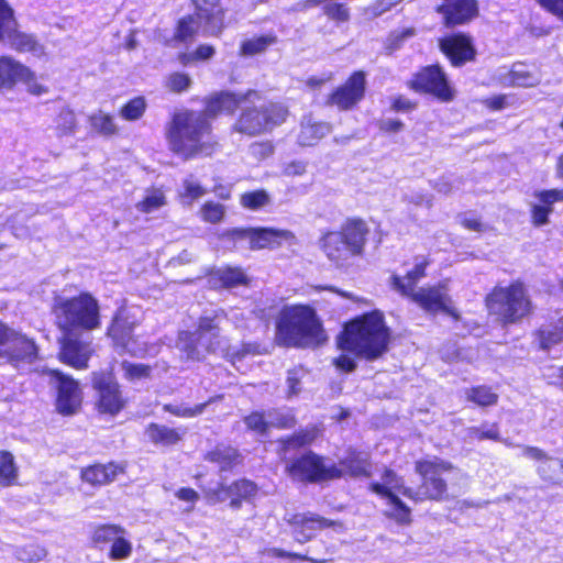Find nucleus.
<instances>
[{
  "label": "nucleus",
  "instance_id": "nucleus-19",
  "mask_svg": "<svg viewBox=\"0 0 563 563\" xmlns=\"http://www.w3.org/2000/svg\"><path fill=\"white\" fill-rule=\"evenodd\" d=\"M285 520L292 528L295 540L299 543L308 542L314 531L333 525L331 520L313 512L288 514Z\"/></svg>",
  "mask_w": 563,
  "mask_h": 563
},
{
  "label": "nucleus",
  "instance_id": "nucleus-2",
  "mask_svg": "<svg viewBox=\"0 0 563 563\" xmlns=\"http://www.w3.org/2000/svg\"><path fill=\"white\" fill-rule=\"evenodd\" d=\"M327 335L316 310L308 305L286 306L276 323L275 341L280 346L314 347Z\"/></svg>",
  "mask_w": 563,
  "mask_h": 563
},
{
  "label": "nucleus",
  "instance_id": "nucleus-47",
  "mask_svg": "<svg viewBox=\"0 0 563 563\" xmlns=\"http://www.w3.org/2000/svg\"><path fill=\"white\" fill-rule=\"evenodd\" d=\"M468 435L476 441H501L499 426L497 422H485L481 427H472L468 429Z\"/></svg>",
  "mask_w": 563,
  "mask_h": 563
},
{
  "label": "nucleus",
  "instance_id": "nucleus-28",
  "mask_svg": "<svg viewBox=\"0 0 563 563\" xmlns=\"http://www.w3.org/2000/svg\"><path fill=\"white\" fill-rule=\"evenodd\" d=\"M430 264L431 261L428 257H422L404 277L394 275L391 277L394 287L405 296L411 294L416 290L419 280L427 276V268Z\"/></svg>",
  "mask_w": 563,
  "mask_h": 563
},
{
  "label": "nucleus",
  "instance_id": "nucleus-17",
  "mask_svg": "<svg viewBox=\"0 0 563 563\" xmlns=\"http://www.w3.org/2000/svg\"><path fill=\"white\" fill-rule=\"evenodd\" d=\"M48 373L52 376V379L57 384V411L64 416L76 413L82 401V395L78 383L71 377L63 375L59 371L52 369Z\"/></svg>",
  "mask_w": 563,
  "mask_h": 563
},
{
  "label": "nucleus",
  "instance_id": "nucleus-26",
  "mask_svg": "<svg viewBox=\"0 0 563 563\" xmlns=\"http://www.w3.org/2000/svg\"><path fill=\"white\" fill-rule=\"evenodd\" d=\"M31 70L9 56L0 57V90H11L21 79H27Z\"/></svg>",
  "mask_w": 563,
  "mask_h": 563
},
{
  "label": "nucleus",
  "instance_id": "nucleus-50",
  "mask_svg": "<svg viewBox=\"0 0 563 563\" xmlns=\"http://www.w3.org/2000/svg\"><path fill=\"white\" fill-rule=\"evenodd\" d=\"M16 32V21L13 10L4 0H0V35H13Z\"/></svg>",
  "mask_w": 563,
  "mask_h": 563
},
{
  "label": "nucleus",
  "instance_id": "nucleus-34",
  "mask_svg": "<svg viewBox=\"0 0 563 563\" xmlns=\"http://www.w3.org/2000/svg\"><path fill=\"white\" fill-rule=\"evenodd\" d=\"M536 68L521 63L514 64L508 71V84L517 87H533L539 84Z\"/></svg>",
  "mask_w": 563,
  "mask_h": 563
},
{
  "label": "nucleus",
  "instance_id": "nucleus-54",
  "mask_svg": "<svg viewBox=\"0 0 563 563\" xmlns=\"http://www.w3.org/2000/svg\"><path fill=\"white\" fill-rule=\"evenodd\" d=\"M166 87L173 92H183L191 85V78L184 73H173L166 79Z\"/></svg>",
  "mask_w": 563,
  "mask_h": 563
},
{
  "label": "nucleus",
  "instance_id": "nucleus-24",
  "mask_svg": "<svg viewBox=\"0 0 563 563\" xmlns=\"http://www.w3.org/2000/svg\"><path fill=\"white\" fill-rule=\"evenodd\" d=\"M400 486H405V479L389 470V518L400 526H409L412 522L411 509L399 498L402 496Z\"/></svg>",
  "mask_w": 563,
  "mask_h": 563
},
{
  "label": "nucleus",
  "instance_id": "nucleus-6",
  "mask_svg": "<svg viewBox=\"0 0 563 563\" xmlns=\"http://www.w3.org/2000/svg\"><path fill=\"white\" fill-rule=\"evenodd\" d=\"M413 470L419 483L416 487L400 486L404 497L415 503H442L449 499L448 475L455 470L453 463L439 456H424L415 461Z\"/></svg>",
  "mask_w": 563,
  "mask_h": 563
},
{
  "label": "nucleus",
  "instance_id": "nucleus-59",
  "mask_svg": "<svg viewBox=\"0 0 563 563\" xmlns=\"http://www.w3.org/2000/svg\"><path fill=\"white\" fill-rule=\"evenodd\" d=\"M249 153L255 159L262 161L274 153V145L269 141L253 142L249 146Z\"/></svg>",
  "mask_w": 563,
  "mask_h": 563
},
{
  "label": "nucleus",
  "instance_id": "nucleus-61",
  "mask_svg": "<svg viewBox=\"0 0 563 563\" xmlns=\"http://www.w3.org/2000/svg\"><path fill=\"white\" fill-rule=\"evenodd\" d=\"M318 435V430L316 428H311L305 431H301L287 440L288 446H302L311 443Z\"/></svg>",
  "mask_w": 563,
  "mask_h": 563
},
{
  "label": "nucleus",
  "instance_id": "nucleus-21",
  "mask_svg": "<svg viewBox=\"0 0 563 563\" xmlns=\"http://www.w3.org/2000/svg\"><path fill=\"white\" fill-rule=\"evenodd\" d=\"M440 49L454 67H461L476 56L471 37H440Z\"/></svg>",
  "mask_w": 563,
  "mask_h": 563
},
{
  "label": "nucleus",
  "instance_id": "nucleus-22",
  "mask_svg": "<svg viewBox=\"0 0 563 563\" xmlns=\"http://www.w3.org/2000/svg\"><path fill=\"white\" fill-rule=\"evenodd\" d=\"M257 97V92L253 90H250L245 95H234L231 92L222 91L210 97V99L207 101L205 111L200 113L205 114L207 120L216 118L218 114L223 112L232 113L242 103Z\"/></svg>",
  "mask_w": 563,
  "mask_h": 563
},
{
  "label": "nucleus",
  "instance_id": "nucleus-5",
  "mask_svg": "<svg viewBox=\"0 0 563 563\" xmlns=\"http://www.w3.org/2000/svg\"><path fill=\"white\" fill-rule=\"evenodd\" d=\"M487 314L503 328L528 319L534 306L527 285L516 279L506 286H494L484 297Z\"/></svg>",
  "mask_w": 563,
  "mask_h": 563
},
{
  "label": "nucleus",
  "instance_id": "nucleus-49",
  "mask_svg": "<svg viewBox=\"0 0 563 563\" xmlns=\"http://www.w3.org/2000/svg\"><path fill=\"white\" fill-rule=\"evenodd\" d=\"M146 101L143 97H135L120 110V117L126 121L139 120L145 112Z\"/></svg>",
  "mask_w": 563,
  "mask_h": 563
},
{
  "label": "nucleus",
  "instance_id": "nucleus-39",
  "mask_svg": "<svg viewBox=\"0 0 563 563\" xmlns=\"http://www.w3.org/2000/svg\"><path fill=\"white\" fill-rule=\"evenodd\" d=\"M108 558L112 561H124L129 559L133 551L132 542L128 538V531L118 533L112 541L109 542Z\"/></svg>",
  "mask_w": 563,
  "mask_h": 563
},
{
  "label": "nucleus",
  "instance_id": "nucleus-13",
  "mask_svg": "<svg viewBox=\"0 0 563 563\" xmlns=\"http://www.w3.org/2000/svg\"><path fill=\"white\" fill-rule=\"evenodd\" d=\"M287 471L289 475L301 482H321L341 477L335 465H325L322 457L309 452L292 462Z\"/></svg>",
  "mask_w": 563,
  "mask_h": 563
},
{
  "label": "nucleus",
  "instance_id": "nucleus-60",
  "mask_svg": "<svg viewBox=\"0 0 563 563\" xmlns=\"http://www.w3.org/2000/svg\"><path fill=\"white\" fill-rule=\"evenodd\" d=\"M211 460L229 465L235 462L239 457V453L235 449L230 446H218L210 453Z\"/></svg>",
  "mask_w": 563,
  "mask_h": 563
},
{
  "label": "nucleus",
  "instance_id": "nucleus-53",
  "mask_svg": "<svg viewBox=\"0 0 563 563\" xmlns=\"http://www.w3.org/2000/svg\"><path fill=\"white\" fill-rule=\"evenodd\" d=\"M229 496H236L246 499L256 493V485L247 479H240L234 482L228 488Z\"/></svg>",
  "mask_w": 563,
  "mask_h": 563
},
{
  "label": "nucleus",
  "instance_id": "nucleus-44",
  "mask_svg": "<svg viewBox=\"0 0 563 563\" xmlns=\"http://www.w3.org/2000/svg\"><path fill=\"white\" fill-rule=\"evenodd\" d=\"M207 194L206 188L192 176L184 179L179 197L183 203L191 205L195 200L203 197Z\"/></svg>",
  "mask_w": 563,
  "mask_h": 563
},
{
  "label": "nucleus",
  "instance_id": "nucleus-1",
  "mask_svg": "<svg viewBox=\"0 0 563 563\" xmlns=\"http://www.w3.org/2000/svg\"><path fill=\"white\" fill-rule=\"evenodd\" d=\"M227 318L223 310L201 316L195 331H181L177 347L186 360L200 361L207 354H220L233 364L246 354H261L260 345L243 344L242 347L230 346L222 335V322Z\"/></svg>",
  "mask_w": 563,
  "mask_h": 563
},
{
  "label": "nucleus",
  "instance_id": "nucleus-40",
  "mask_svg": "<svg viewBox=\"0 0 563 563\" xmlns=\"http://www.w3.org/2000/svg\"><path fill=\"white\" fill-rule=\"evenodd\" d=\"M91 129L102 136H112L119 132L113 115L101 110L89 115Z\"/></svg>",
  "mask_w": 563,
  "mask_h": 563
},
{
  "label": "nucleus",
  "instance_id": "nucleus-45",
  "mask_svg": "<svg viewBox=\"0 0 563 563\" xmlns=\"http://www.w3.org/2000/svg\"><path fill=\"white\" fill-rule=\"evenodd\" d=\"M269 203L271 196L264 189L247 191L240 196V205L252 211H257Z\"/></svg>",
  "mask_w": 563,
  "mask_h": 563
},
{
  "label": "nucleus",
  "instance_id": "nucleus-18",
  "mask_svg": "<svg viewBox=\"0 0 563 563\" xmlns=\"http://www.w3.org/2000/svg\"><path fill=\"white\" fill-rule=\"evenodd\" d=\"M37 356V346L33 339L10 328L0 345V357L10 362H32Z\"/></svg>",
  "mask_w": 563,
  "mask_h": 563
},
{
  "label": "nucleus",
  "instance_id": "nucleus-15",
  "mask_svg": "<svg viewBox=\"0 0 563 563\" xmlns=\"http://www.w3.org/2000/svg\"><path fill=\"white\" fill-rule=\"evenodd\" d=\"M365 85V73L355 71L342 86L328 96L325 104L336 107L341 111L351 110L364 98Z\"/></svg>",
  "mask_w": 563,
  "mask_h": 563
},
{
  "label": "nucleus",
  "instance_id": "nucleus-64",
  "mask_svg": "<svg viewBox=\"0 0 563 563\" xmlns=\"http://www.w3.org/2000/svg\"><path fill=\"white\" fill-rule=\"evenodd\" d=\"M417 101L411 100L402 95L395 97L391 102V109L397 112H411L417 108Z\"/></svg>",
  "mask_w": 563,
  "mask_h": 563
},
{
  "label": "nucleus",
  "instance_id": "nucleus-33",
  "mask_svg": "<svg viewBox=\"0 0 563 563\" xmlns=\"http://www.w3.org/2000/svg\"><path fill=\"white\" fill-rule=\"evenodd\" d=\"M146 434L154 444L173 445L181 440L185 430L151 423L146 429Z\"/></svg>",
  "mask_w": 563,
  "mask_h": 563
},
{
  "label": "nucleus",
  "instance_id": "nucleus-8",
  "mask_svg": "<svg viewBox=\"0 0 563 563\" xmlns=\"http://www.w3.org/2000/svg\"><path fill=\"white\" fill-rule=\"evenodd\" d=\"M368 232L365 221L347 219L340 231L324 233L319 240V246L329 261L343 266L363 253Z\"/></svg>",
  "mask_w": 563,
  "mask_h": 563
},
{
  "label": "nucleus",
  "instance_id": "nucleus-20",
  "mask_svg": "<svg viewBox=\"0 0 563 563\" xmlns=\"http://www.w3.org/2000/svg\"><path fill=\"white\" fill-rule=\"evenodd\" d=\"M60 343V360L75 367L86 368L88 360L91 355V347L88 343H85L76 338V333L68 332L63 333L59 338Z\"/></svg>",
  "mask_w": 563,
  "mask_h": 563
},
{
  "label": "nucleus",
  "instance_id": "nucleus-16",
  "mask_svg": "<svg viewBox=\"0 0 563 563\" xmlns=\"http://www.w3.org/2000/svg\"><path fill=\"white\" fill-rule=\"evenodd\" d=\"M231 234L233 238L247 240L252 250L275 247L283 241L292 242L295 240L291 231L273 228L234 229Z\"/></svg>",
  "mask_w": 563,
  "mask_h": 563
},
{
  "label": "nucleus",
  "instance_id": "nucleus-41",
  "mask_svg": "<svg viewBox=\"0 0 563 563\" xmlns=\"http://www.w3.org/2000/svg\"><path fill=\"white\" fill-rule=\"evenodd\" d=\"M214 276L225 288L249 284V277L240 267L220 268L214 273Z\"/></svg>",
  "mask_w": 563,
  "mask_h": 563
},
{
  "label": "nucleus",
  "instance_id": "nucleus-51",
  "mask_svg": "<svg viewBox=\"0 0 563 563\" xmlns=\"http://www.w3.org/2000/svg\"><path fill=\"white\" fill-rule=\"evenodd\" d=\"M275 37H251L241 45V54L244 56H254L264 52L274 43Z\"/></svg>",
  "mask_w": 563,
  "mask_h": 563
},
{
  "label": "nucleus",
  "instance_id": "nucleus-3",
  "mask_svg": "<svg viewBox=\"0 0 563 563\" xmlns=\"http://www.w3.org/2000/svg\"><path fill=\"white\" fill-rule=\"evenodd\" d=\"M338 344L342 351L366 360L378 358L387 344L384 313L374 310L350 321L339 336Z\"/></svg>",
  "mask_w": 563,
  "mask_h": 563
},
{
  "label": "nucleus",
  "instance_id": "nucleus-57",
  "mask_svg": "<svg viewBox=\"0 0 563 563\" xmlns=\"http://www.w3.org/2000/svg\"><path fill=\"white\" fill-rule=\"evenodd\" d=\"M269 428H291L295 424V417L290 411H268Z\"/></svg>",
  "mask_w": 563,
  "mask_h": 563
},
{
  "label": "nucleus",
  "instance_id": "nucleus-55",
  "mask_svg": "<svg viewBox=\"0 0 563 563\" xmlns=\"http://www.w3.org/2000/svg\"><path fill=\"white\" fill-rule=\"evenodd\" d=\"M244 422L250 430L264 434L269 429L268 413L252 412L244 418Z\"/></svg>",
  "mask_w": 563,
  "mask_h": 563
},
{
  "label": "nucleus",
  "instance_id": "nucleus-32",
  "mask_svg": "<svg viewBox=\"0 0 563 563\" xmlns=\"http://www.w3.org/2000/svg\"><path fill=\"white\" fill-rule=\"evenodd\" d=\"M465 398L468 402L478 408L494 407L499 401V395L495 389L486 384L473 385L465 391Z\"/></svg>",
  "mask_w": 563,
  "mask_h": 563
},
{
  "label": "nucleus",
  "instance_id": "nucleus-10",
  "mask_svg": "<svg viewBox=\"0 0 563 563\" xmlns=\"http://www.w3.org/2000/svg\"><path fill=\"white\" fill-rule=\"evenodd\" d=\"M406 85L410 90L431 96L442 103H450L456 97L454 87L439 64L420 67Z\"/></svg>",
  "mask_w": 563,
  "mask_h": 563
},
{
  "label": "nucleus",
  "instance_id": "nucleus-31",
  "mask_svg": "<svg viewBox=\"0 0 563 563\" xmlns=\"http://www.w3.org/2000/svg\"><path fill=\"white\" fill-rule=\"evenodd\" d=\"M121 472L123 468L114 463L95 464L81 472V478L91 485H106Z\"/></svg>",
  "mask_w": 563,
  "mask_h": 563
},
{
  "label": "nucleus",
  "instance_id": "nucleus-46",
  "mask_svg": "<svg viewBox=\"0 0 563 563\" xmlns=\"http://www.w3.org/2000/svg\"><path fill=\"white\" fill-rule=\"evenodd\" d=\"M221 397H211L208 401L198 404L194 407H189L186 405H165L164 410L181 418H194L197 416H200L205 409L216 400L220 399Z\"/></svg>",
  "mask_w": 563,
  "mask_h": 563
},
{
  "label": "nucleus",
  "instance_id": "nucleus-56",
  "mask_svg": "<svg viewBox=\"0 0 563 563\" xmlns=\"http://www.w3.org/2000/svg\"><path fill=\"white\" fill-rule=\"evenodd\" d=\"M122 369L124 371L125 377L131 380L146 378L151 374V367L145 364L123 362Z\"/></svg>",
  "mask_w": 563,
  "mask_h": 563
},
{
  "label": "nucleus",
  "instance_id": "nucleus-62",
  "mask_svg": "<svg viewBox=\"0 0 563 563\" xmlns=\"http://www.w3.org/2000/svg\"><path fill=\"white\" fill-rule=\"evenodd\" d=\"M265 553L268 556H273V558L300 559V560H306V561H310V562H313V563H324V562L328 561L327 559H316V558H310V556L298 554V553H294V552H288V551H285L283 549H279V548L267 549L265 551Z\"/></svg>",
  "mask_w": 563,
  "mask_h": 563
},
{
  "label": "nucleus",
  "instance_id": "nucleus-58",
  "mask_svg": "<svg viewBox=\"0 0 563 563\" xmlns=\"http://www.w3.org/2000/svg\"><path fill=\"white\" fill-rule=\"evenodd\" d=\"M214 54V48L210 45H201L192 53H184L179 55V62L187 65L194 60H205Z\"/></svg>",
  "mask_w": 563,
  "mask_h": 563
},
{
  "label": "nucleus",
  "instance_id": "nucleus-30",
  "mask_svg": "<svg viewBox=\"0 0 563 563\" xmlns=\"http://www.w3.org/2000/svg\"><path fill=\"white\" fill-rule=\"evenodd\" d=\"M332 126L328 122H313L311 118H305L300 125L298 143L301 146H312L328 135Z\"/></svg>",
  "mask_w": 563,
  "mask_h": 563
},
{
  "label": "nucleus",
  "instance_id": "nucleus-38",
  "mask_svg": "<svg viewBox=\"0 0 563 563\" xmlns=\"http://www.w3.org/2000/svg\"><path fill=\"white\" fill-rule=\"evenodd\" d=\"M19 476L13 454L10 451H0V485L8 487L13 485Z\"/></svg>",
  "mask_w": 563,
  "mask_h": 563
},
{
  "label": "nucleus",
  "instance_id": "nucleus-29",
  "mask_svg": "<svg viewBox=\"0 0 563 563\" xmlns=\"http://www.w3.org/2000/svg\"><path fill=\"white\" fill-rule=\"evenodd\" d=\"M541 350H550L552 346L563 342V314L551 319L548 324L539 328L534 332Z\"/></svg>",
  "mask_w": 563,
  "mask_h": 563
},
{
  "label": "nucleus",
  "instance_id": "nucleus-27",
  "mask_svg": "<svg viewBox=\"0 0 563 563\" xmlns=\"http://www.w3.org/2000/svg\"><path fill=\"white\" fill-rule=\"evenodd\" d=\"M137 323L139 320L129 309L121 308L114 316L108 333L117 343L126 346L130 343L132 331Z\"/></svg>",
  "mask_w": 563,
  "mask_h": 563
},
{
  "label": "nucleus",
  "instance_id": "nucleus-14",
  "mask_svg": "<svg viewBox=\"0 0 563 563\" xmlns=\"http://www.w3.org/2000/svg\"><path fill=\"white\" fill-rule=\"evenodd\" d=\"M95 406L100 413L115 416L125 406L118 382L110 374H93Z\"/></svg>",
  "mask_w": 563,
  "mask_h": 563
},
{
  "label": "nucleus",
  "instance_id": "nucleus-7",
  "mask_svg": "<svg viewBox=\"0 0 563 563\" xmlns=\"http://www.w3.org/2000/svg\"><path fill=\"white\" fill-rule=\"evenodd\" d=\"M99 310L97 299L88 292L71 298L57 296L52 307L55 324L65 334L97 329L100 325Z\"/></svg>",
  "mask_w": 563,
  "mask_h": 563
},
{
  "label": "nucleus",
  "instance_id": "nucleus-48",
  "mask_svg": "<svg viewBox=\"0 0 563 563\" xmlns=\"http://www.w3.org/2000/svg\"><path fill=\"white\" fill-rule=\"evenodd\" d=\"M14 555L20 561L32 563L44 560L47 555V550L38 544H26L16 548Z\"/></svg>",
  "mask_w": 563,
  "mask_h": 563
},
{
  "label": "nucleus",
  "instance_id": "nucleus-9",
  "mask_svg": "<svg viewBox=\"0 0 563 563\" xmlns=\"http://www.w3.org/2000/svg\"><path fill=\"white\" fill-rule=\"evenodd\" d=\"M288 113L287 107L277 102L244 106L232 129L247 136H257L282 125Z\"/></svg>",
  "mask_w": 563,
  "mask_h": 563
},
{
  "label": "nucleus",
  "instance_id": "nucleus-63",
  "mask_svg": "<svg viewBox=\"0 0 563 563\" xmlns=\"http://www.w3.org/2000/svg\"><path fill=\"white\" fill-rule=\"evenodd\" d=\"M482 103L490 111H500L505 109L508 103V96L505 93L494 95L483 99Z\"/></svg>",
  "mask_w": 563,
  "mask_h": 563
},
{
  "label": "nucleus",
  "instance_id": "nucleus-35",
  "mask_svg": "<svg viewBox=\"0 0 563 563\" xmlns=\"http://www.w3.org/2000/svg\"><path fill=\"white\" fill-rule=\"evenodd\" d=\"M124 528L120 525L103 523L97 525L90 532V541L98 550H104L118 533H123Z\"/></svg>",
  "mask_w": 563,
  "mask_h": 563
},
{
  "label": "nucleus",
  "instance_id": "nucleus-4",
  "mask_svg": "<svg viewBox=\"0 0 563 563\" xmlns=\"http://www.w3.org/2000/svg\"><path fill=\"white\" fill-rule=\"evenodd\" d=\"M210 133L211 125L205 114L195 111L175 113L167 129L169 148L184 159L210 155Z\"/></svg>",
  "mask_w": 563,
  "mask_h": 563
},
{
  "label": "nucleus",
  "instance_id": "nucleus-37",
  "mask_svg": "<svg viewBox=\"0 0 563 563\" xmlns=\"http://www.w3.org/2000/svg\"><path fill=\"white\" fill-rule=\"evenodd\" d=\"M341 476L350 474L352 476L367 475L368 463L366 455L360 452H350L349 455L340 463Z\"/></svg>",
  "mask_w": 563,
  "mask_h": 563
},
{
  "label": "nucleus",
  "instance_id": "nucleus-23",
  "mask_svg": "<svg viewBox=\"0 0 563 563\" xmlns=\"http://www.w3.org/2000/svg\"><path fill=\"white\" fill-rule=\"evenodd\" d=\"M438 10L448 26L464 24L478 13L475 0H443Z\"/></svg>",
  "mask_w": 563,
  "mask_h": 563
},
{
  "label": "nucleus",
  "instance_id": "nucleus-12",
  "mask_svg": "<svg viewBox=\"0 0 563 563\" xmlns=\"http://www.w3.org/2000/svg\"><path fill=\"white\" fill-rule=\"evenodd\" d=\"M416 305L423 311L437 314L442 312L450 317L453 321L461 320V313L453 306L452 298L449 294L448 283L445 280L439 282L435 285L421 287L407 295Z\"/></svg>",
  "mask_w": 563,
  "mask_h": 563
},
{
  "label": "nucleus",
  "instance_id": "nucleus-52",
  "mask_svg": "<svg viewBox=\"0 0 563 563\" xmlns=\"http://www.w3.org/2000/svg\"><path fill=\"white\" fill-rule=\"evenodd\" d=\"M225 207L219 202L207 201L200 209V217L209 223H219L225 216Z\"/></svg>",
  "mask_w": 563,
  "mask_h": 563
},
{
  "label": "nucleus",
  "instance_id": "nucleus-43",
  "mask_svg": "<svg viewBox=\"0 0 563 563\" xmlns=\"http://www.w3.org/2000/svg\"><path fill=\"white\" fill-rule=\"evenodd\" d=\"M55 133L58 137L73 135L77 129L76 114L70 109H62L54 121Z\"/></svg>",
  "mask_w": 563,
  "mask_h": 563
},
{
  "label": "nucleus",
  "instance_id": "nucleus-25",
  "mask_svg": "<svg viewBox=\"0 0 563 563\" xmlns=\"http://www.w3.org/2000/svg\"><path fill=\"white\" fill-rule=\"evenodd\" d=\"M540 203L533 205L530 210L531 222L534 227H542L549 222L555 202L563 201V188L543 189L534 192Z\"/></svg>",
  "mask_w": 563,
  "mask_h": 563
},
{
  "label": "nucleus",
  "instance_id": "nucleus-42",
  "mask_svg": "<svg viewBox=\"0 0 563 563\" xmlns=\"http://www.w3.org/2000/svg\"><path fill=\"white\" fill-rule=\"evenodd\" d=\"M8 45L20 52L27 53L34 57H42L45 55V47L38 43L34 37H7Z\"/></svg>",
  "mask_w": 563,
  "mask_h": 563
},
{
  "label": "nucleus",
  "instance_id": "nucleus-11",
  "mask_svg": "<svg viewBox=\"0 0 563 563\" xmlns=\"http://www.w3.org/2000/svg\"><path fill=\"white\" fill-rule=\"evenodd\" d=\"M196 11L179 20L175 35H194L196 33H214L223 25V10L220 0H192Z\"/></svg>",
  "mask_w": 563,
  "mask_h": 563
},
{
  "label": "nucleus",
  "instance_id": "nucleus-36",
  "mask_svg": "<svg viewBox=\"0 0 563 563\" xmlns=\"http://www.w3.org/2000/svg\"><path fill=\"white\" fill-rule=\"evenodd\" d=\"M167 205V198L163 189L151 187L144 192V197L135 205L137 211L152 213Z\"/></svg>",
  "mask_w": 563,
  "mask_h": 563
}]
</instances>
